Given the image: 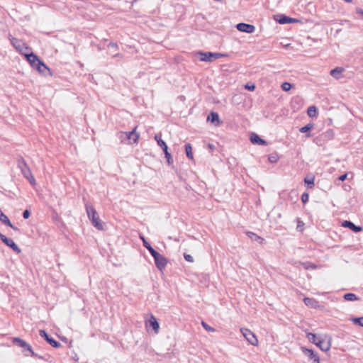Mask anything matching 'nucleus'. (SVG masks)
I'll return each mask as SVG.
<instances>
[{"instance_id": "c85d7f7f", "label": "nucleus", "mask_w": 363, "mask_h": 363, "mask_svg": "<svg viewBox=\"0 0 363 363\" xmlns=\"http://www.w3.org/2000/svg\"><path fill=\"white\" fill-rule=\"evenodd\" d=\"M143 246L149 251L152 256L157 252L151 246V245L146 240H144Z\"/></svg>"}, {"instance_id": "b1692460", "label": "nucleus", "mask_w": 363, "mask_h": 363, "mask_svg": "<svg viewBox=\"0 0 363 363\" xmlns=\"http://www.w3.org/2000/svg\"><path fill=\"white\" fill-rule=\"evenodd\" d=\"M247 236L252 240L258 242L259 243H262L264 241V239L261 238L260 236L257 235L255 233L252 232H247Z\"/></svg>"}, {"instance_id": "8fccbe9b", "label": "nucleus", "mask_w": 363, "mask_h": 363, "mask_svg": "<svg viewBox=\"0 0 363 363\" xmlns=\"http://www.w3.org/2000/svg\"><path fill=\"white\" fill-rule=\"evenodd\" d=\"M208 147L211 150H213L214 148V145H211V144H208Z\"/></svg>"}, {"instance_id": "423d86ee", "label": "nucleus", "mask_w": 363, "mask_h": 363, "mask_svg": "<svg viewBox=\"0 0 363 363\" xmlns=\"http://www.w3.org/2000/svg\"><path fill=\"white\" fill-rule=\"evenodd\" d=\"M9 40L12 45L23 55L25 53L23 52V49L31 50L30 48H29L21 40H19L14 37H10Z\"/></svg>"}, {"instance_id": "4468645a", "label": "nucleus", "mask_w": 363, "mask_h": 363, "mask_svg": "<svg viewBox=\"0 0 363 363\" xmlns=\"http://www.w3.org/2000/svg\"><path fill=\"white\" fill-rule=\"evenodd\" d=\"M274 19L280 24H286L298 21L297 19L289 17L284 14L275 16Z\"/></svg>"}, {"instance_id": "2f4dec72", "label": "nucleus", "mask_w": 363, "mask_h": 363, "mask_svg": "<svg viewBox=\"0 0 363 363\" xmlns=\"http://www.w3.org/2000/svg\"><path fill=\"white\" fill-rule=\"evenodd\" d=\"M299 264H301L305 269L316 268V266L314 264H311L308 262H299Z\"/></svg>"}, {"instance_id": "6ab92c4d", "label": "nucleus", "mask_w": 363, "mask_h": 363, "mask_svg": "<svg viewBox=\"0 0 363 363\" xmlns=\"http://www.w3.org/2000/svg\"><path fill=\"white\" fill-rule=\"evenodd\" d=\"M304 303L311 308H318L320 307L319 302L313 298L306 297L303 298Z\"/></svg>"}, {"instance_id": "4c0bfd02", "label": "nucleus", "mask_w": 363, "mask_h": 363, "mask_svg": "<svg viewBox=\"0 0 363 363\" xmlns=\"http://www.w3.org/2000/svg\"><path fill=\"white\" fill-rule=\"evenodd\" d=\"M256 86H255V84H246L245 85V89L249 90V91H254L255 89Z\"/></svg>"}, {"instance_id": "cd10ccee", "label": "nucleus", "mask_w": 363, "mask_h": 363, "mask_svg": "<svg viewBox=\"0 0 363 363\" xmlns=\"http://www.w3.org/2000/svg\"><path fill=\"white\" fill-rule=\"evenodd\" d=\"M317 108L315 106H310L308 108L307 113L309 117H315L317 115Z\"/></svg>"}, {"instance_id": "f704fd0d", "label": "nucleus", "mask_w": 363, "mask_h": 363, "mask_svg": "<svg viewBox=\"0 0 363 363\" xmlns=\"http://www.w3.org/2000/svg\"><path fill=\"white\" fill-rule=\"evenodd\" d=\"M201 325L203 327V328L207 330V331H209V332H214L216 330L215 328L209 326L206 322L204 321H202L201 322Z\"/></svg>"}, {"instance_id": "2eb2a0df", "label": "nucleus", "mask_w": 363, "mask_h": 363, "mask_svg": "<svg viewBox=\"0 0 363 363\" xmlns=\"http://www.w3.org/2000/svg\"><path fill=\"white\" fill-rule=\"evenodd\" d=\"M303 352L310 359L313 360V363H320V358L317 354L314 352V351L311 349H308L306 347H303L301 348Z\"/></svg>"}, {"instance_id": "de8ad7c7", "label": "nucleus", "mask_w": 363, "mask_h": 363, "mask_svg": "<svg viewBox=\"0 0 363 363\" xmlns=\"http://www.w3.org/2000/svg\"><path fill=\"white\" fill-rule=\"evenodd\" d=\"M33 357L38 358V359H43V360H45V361L48 360V358H46L47 355L43 356V355H40V354L36 353V356H33Z\"/></svg>"}, {"instance_id": "39448f33", "label": "nucleus", "mask_w": 363, "mask_h": 363, "mask_svg": "<svg viewBox=\"0 0 363 363\" xmlns=\"http://www.w3.org/2000/svg\"><path fill=\"white\" fill-rule=\"evenodd\" d=\"M152 257L154 258L156 267L161 272L164 270L168 262L167 259L158 252L154 254Z\"/></svg>"}, {"instance_id": "1a4fd4ad", "label": "nucleus", "mask_w": 363, "mask_h": 363, "mask_svg": "<svg viewBox=\"0 0 363 363\" xmlns=\"http://www.w3.org/2000/svg\"><path fill=\"white\" fill-rule=\"evenodd\" d=\"M1 240L8 247H11L15 252L19 254L21 250L18 246L11 238H7L6 235L0 233Z\"/></svg>"}, {"instance_id": "c9c22d12", "label": "nucleus", "mask_w": 363, "mask_h": 363, "mask_svg": "<svg viewBox=\"0 0 363 363\" xmlns=\"http://www.w3.org/2000/svg\"><path fill=\"white\" fill-rule=\"evenodd\" d=\"M268 160L271 163H275L278 161L279 157L277 154L271 155L269 156Z\"/></svg>"}, {"instance_id": "79ce46f5", "label": "nucleus", "mask_w": 363, "mask_h": 363, "mask_svg": "<svg viewBox=\"0 0 363 363\" xmlns=\"http://www.w3.org/2000/svg\"><path fill=\"white\" fill-rule=\"evenodd\" d=\"M333 130H329L325 133V137L328 138H332L333 137Z\"/></svg>"}, {"instance_id": "7c9ffc66", "label": "nucleus", "mask_w": 363, "mask_h": 363, "mask_svg": "<svg viewBox=\"0 0 363 363\" xmlns=\"http://www.w3.org/2000/svg\"><path fill=\"white\" fill-rule=\"evenodd\" d=\"M313 123H308L307 125H304L303 127H301L299 129V131L303 133H308L313 128Z\"/></svg>"}, {"instance_id": "f8f14e48", "label": "nucleus", "mask_w": 363, "mask_h": 363, "mask_svg": "<svg viewBox=\"0 0 363 363\" xmlns=\"http://www.w3.org/2000/svg\"><path fill=\"white\" fill-rule=\"evenodd\" d=\"M145 326L147 329L151 328L155 334L159 333L160 324L157 319L153 315H150V318L145 321Z\"/></svg>"}, {"instance_id": "f257e3e1", "label": "nucleus", "mask_w": 363, "mask_h": 363, "mask_svg": "<svg viewBox=\"0 0 363 363\" xmlns=\"http://www.w3.org/2000/svg\"><path fill=\"white\" fill-rule=\"evenodd\" d=\"M24 56L31 67L36 69L38 72L46 75L45 72L47 71L49 74H51L50 68L33 52L24 53Z\"/></svg>"}, {"instance_id": "6e6552de", "label": "nucleus", "mask_w": 363, "mask_h": 363, "mask_svg": "<svg viewBox=\"0 0 363 363\" xmlns=\"http://www.w3.org/2000/svg\"><path fill=\"white\" fill-rule=\"evenodd\" d=\"M240 331L247 342L252 345L255 346L258 344V340L257 337L251 330L247 328H241Z\"/></svg>"}, {"instance_id": "393cba45", "label": "nucleus", "mask_w": 363, "mask_h": 363, "mask_svg": "<svg viewBox=\"0 0 363 363\" xmlns=\"http://www.w3.org/2000/svg\"><path fill=\"white\" fill-rule=\"evenodd\" d=\"M185 152L189 159L193 160L192 147L190 143L185 145Z\"/></svg>"}, {"instance_id": "9d476101", "label": "nucleus", "mask_w": 363, "mask_h": 363, "mask_svg": "<svg viewBox=\"0 0 363 363\" xmlns=\"http://www.w3.org/2000/svg\"><path fill=\"white\" fill-rule=\"evenodd\" d=\"M136 128L137 127H135L129 132H121L120 138H122L123 136H125V140H128L129 143H131L130 140H132L133 143H137L139 138V134L135 132Z\"/></svg>"}, {"instance_id": "aec40b11", "label": "nucleus", "mask_w": 363, "mask_h": 363, "mask_svg": "<svg viewBox=\"0 0 363 363\" xmlns=\"http://www.w3.org/2000/svg\"><path fill=\"white\" fill-rule=\"evenodd\" d=\"M344 70L345 69L343 67H337L330 72V74L335 79H339L342 77V74L344 72Z\"/></svg>"}, {"instance_id": "4be33fe9", "label": "nucleus", "mask_w": 363, "mask_h": 363, "mask_svg": "<svg viewBox=\"0 0 363 363\" xmlns=\"http://www.w3.org/2000/svg\"><path fill=\"white\" fill-rule=\"evenodd\" d=\"M316 345L324 352H326L330 350V342H326L325 340L318 339Z\"/></svg>"}, {"instance_id": "bb28decb", "label": "nucleus", "mask_w": 363, "mask_h": 363, "mask_svg": "<svg viewBox=\"0 0 363 363\" xmlns=\"http://www.w3.org/2000/svg\"><path fill=\"white\" fill-rule=\"evenodd\" d=\"M314 181H315L314 177H312L311 178L306 177L304 179V182L307 185L308 189H312L314 186Z\"/></svg>"}, {"instance_id": "ea45409f", "label": "nucleus", "mask_w": 363, "mask_h": 363, "mask_svg": "<svg viewBox=\"0 0 363 363\" xmlns=\"http://www.w3.org/2000/svg\"><path fill=\"white\" fill-rule=\"evenodd\" d=\"M184 257L185 260L189 262H194V258H193V257L191 255L184 253Z\"/></svg>"}, {"instance_id": "37998d69", "label": "nucleus", "mask_w": 363, "mask_h": 363, "mask_svg": "<svg viewBox=\"0 0 363 363\" xmlns=\"http://www.w3.org/2000/svg\"><path fill=\"white\" fill-rule=\"evenodd\" d=\"M224 56V55L218 52H213V61L216 59H218L221 57Z\"/></svg>"}, {"instance_id": "ddd939ff", "label": "nucleus", "mask_w": 363, "mask_h": 363, "mask_svg": "<svg viewBox=\"0 0 363 363\" xmlns=\"http://www.w3.org/2000/svg\"><path fill=\"white\" fill-rule=\"evenodd\" d=\"M235 27L239 31L246 33H252L255 30V27L253 25L245 23H239Z\"/></svg>"}, {"instance_id": "3c124183", "label": "nucleus", "mask_w": 363, "mask_h": 363, "mask_svg": "<svg viewBox=\"0 0 363 363\" xmlns=\"http://www.w3.org/2000/svg\"><path fill=\"white\" fill-rule=\"evenodd\" d=\"M301 224H302V225H303V222L299 221V222H298V228L299 226H301Z\"/></svg>"}, {"instance_id": "c03bdc74", "label": "nucleus", "mask_w": 363, "mask_h": 363, "mask_svg": "<svg viewBox=\"0 0 363 363\" xmlns=\"http://www.w3.org/2000/svg\"><path fill=\"white\" fill-rule=\"evenodd\" d=\"M30 213L28 210H25L23 212V218L25 219H28L29 217H30Z\"/></svg>"}, {"instance_id": "dca6fc26", "label": "nucleus", "mask_w": 363, "mask_h": 363, "mask_svg": "<svg viewBox=\"0 0 363 363\" xmlns=\"http://www.w3.org/2000/svg\"><path fill=\"white\" fill-rule=\"evenodd\" d=\"M207 121H210L215 126L220 125L222 122L220 121L219 115L218 113L211 111L207 116Z\"/></svg>"}, {"instance_id": "a19ab883", "label": "nucleus", "mask_w": 363, "mask_h": 363, "mask_svg": "<svg viewBox=\"0 0 363 363\" xmlns=\"http://www.w3.org/2000/svg\"><path fill=\"white\" fill-rule=\"evenodd\" d=\"M26 178L29 181L30 184H32V185L35 184V179L34 177L33 176L32 173L30 174V176H27Z\"/></svg>"}, {"instance_id": "f03ea898", "label": "nucleus", "mask_w": 363, "mask_h": 363, "mask_svg": "<svg viewBox=\"0 0 363 363\" xmlns=\"http://www.w3.org/2000/svg\"><path fill=\"white\" fill-rule=\"evenodd\" d=\"M11 342L14 345L22 348V353L25 357L36 356V353L33 350L31 345L23 339L15 337H12Z\"/></svg>"}, {"instance_id": "864d4df0", "label": "nucleus", "mask_w": 363, "mask_h": 363, "mask_svg": "<svg viewBox=\"0 0 363 363\" xmlns=\"http://www.w3.org/2000/svg\"><path fill=\"white\" fill-rule=\"evenodd\" d=\"M30 50L23 49V52H27V51H29Z\"/></svg>"}, {"instance_id": "7ed1b4c3", "label": "nucleus", "mask_w": 363, "mask_h": 363, "mask_svg": "<svg viewBox=\"0 0 363 363\" xmlns=\"http://www.w3.org/2000/svg\"><path fill=\"white\" fill-rule=\"evenodd\" d=\"M86 211L92 225L98 230H103L102 223L99 217L98 213L93 206L86 203Z\"/></svg>"}, {"instance_id": "a211bd4d", "label": "nucleus", "mask_w": 363, "mask_h": 363, "mask_svg": "<svg viewBox=\"0 0 363 363\" xmlns=\"http://www.w3.org/2000/svg\"><path fill=\"white\" fill-rule=\"evenodd\" d=\"M342 225L345 228L350 229L354 233H359L362 230V226L356 225L354 223H352L350 220H344L342 223Z\"/></svg>"}, {"instance_id": "f3484780", "label": "nucleus", "mask_w": 363, "mask_h": 363, "mask_svg": "<svg viewBox=\"0 0 363 363\" xmlns=\"http://www.w3.org/2000/svg\"><path fill=\"white\" fill-rule=\"evenodd\" d=\"M250 142L255 145H267V142L261 138L257 133H252L250 137Z\"/></svg>"}, {"instance_id": "72a5a7b5", "label": "nucleus", "mask_w": 363, "mask_h": 363, "mask_svg": "<svg viewBox=\"0 0 363 363\" xmlns=\"http://www.w3.org/2000/svg\"><path fill=\"white\" fill-rule=\"evenodd\" d=\"M281 86L284 91H288L291 89L292 84L289 82H284L282 83Z\"/></svg>"}, {"instance_id": "c756f323", "label": "nucleus", "mask_w": 363, "mask_h": 363, "mask_svg": "<svg viewBox=\"0 0 363 363\" xmlns=\"http://www.w3.org/2000/svg\"><path fill=\"white\" fill-rule=\"evenodd\" d=\"M307 338L309 341L312 342L313 343L315 344L317 343L319 338L317 337L316 335L312 333H308L307 334Z\"/></svg>"}, {"instance_id": "603ef678", "label": "nucleus", "mask_w": 363, "mask_h": 363, "mask_svg": "<svg viewBox=\"0 0 363 363\" xmlns=\"http://www.w3.org/2000/svg\"><path fill=\"white\" fill-rule=\"evenodd\" d=\"M121 140H122V141L126 140H125V136H123V138H121Z\"/></svg>"}, {"instance_id": "e433bc0d", "label": "nucleus", "mask_w": 363, "mask_h": 363, "mask_svg": "<svg viewBox=\"0 0 363 363\" xmlns=\"http://www.w3.org/2000/svg\"><path fill=\"white\" fill-rule=\"evenodd\" d=\"M108 48L109 50H113V52H114L115 51H116L118 48V45L115 43H110L108 45Z\"/></svg>"}, {"instance_id": "09e8293b", "label": "nucleus", "mask_w": 363, "mask_h": 363, "mask_svg": "<svg viewBox=\"0 0 363 363\" xmlns=\"http://www.w3.org/2000/svg\"><path fill=\"white\" fill-rule=\"evenodd\" d=\"M140 239L143 240V244L144 245V240H145L143 235H140Z\"/></svg>"}, {"instance_id": "58836bf2", "label": "nucleus", "mask_w": 363, "mask_h": 363, "mask_svg": "<svg viewBox=\"0 0 363 363\" xmlns=\"http://www.w3.org/2000/svg\"><path fill=\"white\" fill-rule=\"evenodd\" d=\"M309 198V195L308 193L305 192L301 195V201L303 203H306L308 202Z\"/></svg>"}, {"instance_id": "473e14b6", "label": "nucleus", "mask_w": 363, "mask_h": 363, "mask_svg": "<svg viewBox=\"0 0 363 363\" xmlns=\"http://www.w3.org/2000/svg\"><path fill=\"white\" fill-rule=\"evenodd\" d=\"M352 320L355 325L363 327V317L352 318Z\"/></svg>"}, {"instance_id": "49530a36", "label": "nucleus", "mask_w": 363, "mask_h": 363, "mask_svg": "<svg viewBox=\"0 0 363 363\" xmlns=\"http://www.w3.org/2000/svg\"><path fill=\"white\" fill-rule=\"evenodd\" d=\"M347 173L343 174L338 177V180L341 181V182H344L347 179Z\"/></svg>"}, {"instance_id": "a878e982", "label": "nucleus", "mask_w": 363, "mask_h": 363, "mask_svg": "<svg viewBox=\"0 0 363 363\" xmlns=\"http://www.w3.org/2000/svg\"><path fill=\"white\" fill-rule=\"evenodd\" d=\"M343 297L344 299L347 301L359 300V298L353 293H347Z\"/></svg>"}, {"instance_id": "412c9836", "label": "nucleus", "mask_w": 363, "mask_h": 363, "mask_svg": "<svg viewBox=\"0 0 363 363\" xmlns=\"http://www.w3.org/2000/svg\"><path fill=\"white\" fill-rule=\"evenodd\" d=\"M198 55L201 56L200 60L203 62H213V52H199Z\"/></svg>"}, {"instance_id": "9b49d317", "label": "nucleus", "mask_w": 363, "mask_h": 363, "mask_svg": "<svg viewBox=\"0 0 363 363\" xmlns=\"http://www.w3.org/2000/svg\"><path fill=\"white\" fill-rule=\"evenodd\" d=\"M39 335L41 337L44 338L45 340H46V342L48 343H49L51 346H52L53 347L55 348H58L61 346V344L55 340L53 337H50L45 330H40L39 331Z\"/></svg>"}, {"instance_id": "a18cd8bd", "label": "nucleus", "mask_w": 363, "mask_h": 363, "mask_svg": "<svg viewBox=\"0 0 363 363\" xmlns=\"http://www.w3.org/2000/svg\"><path fill=\"white\" fill-rule=\"evenodd\" d=\"M355 11H356V13L359 14L361 16V18L363 19V9L361 8H357Z\"/></svg>"}, {"instance_id": "20e7f679", "label": "nucleus", "mask_w": 363, "mask_h": 363, "mask_svg": "<svg viewBox=\"0 0 363 363\" xmlns=\"http://www.w3.org/2000/svg\"><path fill=\"white\" fill-rule=\"evenodd\" d=\"M155 139L157 143V145L162 148L163 152L164 154L165 158L167 159V162L168 164H171L173 163V159L171 154L168 151V146L166 143L161 138V135L156 134L155 135Z\"/></svg>"}, {"instance_id": "5701e85b", "label": "nucleus", "mask_w": 363, "mask_h": 363, "mask_svg": "<svg viewBox=\"0 0 363 363\" xmlns=\"http://www.w3.org/2000/svg\"><path fill=\"white\" fill-rule=\"evenodd\" d=\"M0 220L5 225L9 226L13 230H18L17 228L14 227L11 223L9 218L0 210Z\"/></svg>"}, {"instance_id": "0eeeda50", "label": "nucleus", "mask_w": 363, "mask_h": 363, "mask_svg": "<svg viewBox=\"0 0 363 363\" xmlns=\"http://www.w3.org/2000/svg\"><path fill=\"white\" fill-rule=\"evenodd\" d=\"M17 165L18 167L21 169L22 174L24 176V177H26L27 176H30L31 170L30 167L28 166L26 160L23 159V157L19 156L17 160Z\"/></svg>"}]
</instances>
